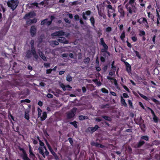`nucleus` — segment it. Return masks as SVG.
<instances>
[{
	"label": "nucleus",
	"mask_w": 160,
	"mask_h": 160,
	"mask_svg": "<svg viewBox=\"0 0 160 160\" xmlns=\"http://www.w3.org/2000/svg\"><path fill=\"white\" fill-rule=\"evenodd\" d=\"M139 94L140 96L141 97H142L144 99H145L146 100H148V98L146 96L144 95L141 94V93L139 92Z\"/></svg>",
	"instance_id": "24"
},
{
	"label": "nucleus",
	"mask_w": 160,
	"mask_h": 160,
	"mask_svg": "<svg viewBox=\"0 0 160 160\" xmlns=\"http://www.w3.org/2000/svg\"><path fill=\"white\" fill-rule=\"evenodd\" d=\"M90 21L91 24L93 25H94L95 22V20L93 17H92L90 18Z\"/></svg>",
	"instance_id": "26"
},
{
	"label": "nucleus",
	"mask_w": 160,
	"mask_h": 160,
	"mask_svg": "<svg viewBox=\"0 0 160 160\" xmlns=\"http://www.w3.org/2000/svg\"><path fill=\"white\" fill-rule=\"evenodd\" d=\"M141 24L145 26L147 28H148L149 26L148 25V22L146 19L144 18H142L139 19H138L137 21Z\"/></svg>",
	"instance_id": "5"
},
{
	"label": "nucleus",
	"mask_w": 160,
	"mask_h": 160,
	"mask_svg": "<svg viewBox=\"0 0 160 160\" xmlns=\"http://www.w3.org/2000/svg\"><path fill=\"white\" fill-rule=\"evenodd\" d=\"M64 32L62 31H59L58 32H55L51 35V36L53 38H54L55 36H60L62 35H65Z\"/></svg>",
	"instance_id": "8"
},
{
	"label": "nucleus",
	"mask_w": 160,
	"mask_h": 160,
	"mask_svg": "<svg viewBox=\"0 0 160 160\" xmlns=\"http://www.w3.org/2000/svg\"><path fill=\"white\" fill-rule=\"evenodd\" d=\"M25 118L27 120L29 119V112H26L25 113Z\"/></svg>",
	"instance_id": "22"
},
{
	"label": "nucleus",
	"mask_w": 160,
	"mask_h": 160,
	"mask_svg": "<svg viewBox=\"0 0 160 160\" xmlns=\"http://www.w3.org/2000/svg\"><path fill=\"white\" fill-rule=\"evenodd\" d=\"M149 109L151 111V113L153 115V116L155 115L154 112L153 111L151 108H149Z\"/></svg>",
	"instance_id": "61"
},
{
	"label": "nucleus",
	"mask_w": 160,
	"mask_h": 160,
	"mask_svg": "<svg viewBox=\"0 0 160 160\" xmlns=\"http://www.w3.org/2000/svg\"><path fill=\"white\" fill-rule=\"evenodd\" d=\"M18 0H8L7 2L8 6L12 10H14L18 6Z\"/></svg>",
	"instance_id": "2"
},
{
	"label": "nucleus",
	"mask_w": 160,
	"mask_h": 160,
	"mask_svg": "<svg viewBox=\"0 0 160 160\" xmlns=\"http://www.w3.org/2000/svg\"><path fill=\"white\" fill-rule=\"evenodd\" d=\"M35 13L33 12H30L28 14H26L24 17V18L25 19H28L31 18L35 16Z\"/></svg>",
	"instance_id": "11"
},
{
	"label": "nucleus",
	"mask_w": 160,
	"mask_h": 160,
	"mask_svg": "<svg viewBox=\"0 0 160 160\" xmlns=\"http://www.w3.org/2000/svg\"><path fill=\"white\" fill-rule=\"evenodd\" d=\"M88 129L89 131H91L92 132L96 131L94 127H89Z\"/></svg>",
	"instance_id": "34"
},
{
	"label": "nucleus",
	"mask_w": 160,
	"mask_h": 160,
	"mask_svg": "<svg viewBox=\"0 0 160 160\" xmlns=\"http://www.w3.org/2000/svg\"><path fill=\"white\" fill-rule=\"evenodd\" d=\"M113 82L115 85L116 86L118 85V83H117V81L116 79H113Z\"/></svg>",
	"instance_id": "56"
},
{
	"label": "nucleus",
	"mask_w": 160,
	"mask_h": 160,
	"mask_svg": "<svg viewBox=\"0 0 160 160\" xmlns=\"http://www.w3.org/2000/svg\"><path fill=\"white\" fill-rule=\"evenodd\" d=\"M37 22V20L36 19H34L32 20H29L27 22L28 24L29 25L33 23H36Z\"/></svg>",
	"instance_id": "15"
},
{
	"label": "nucleus",
	"mask_w": 160,
	"mask_h": 160,
	"mask_svg": "<svg viewBox=\"0 0 160 160\" xmlns=\"http://www.w3.org/2000/svg\"><path fill=\"white\" fill-rule=\"evenodd\" d=\"M132 39L133 42H136L137 40V38L135 36H134L131 37Z\"/></svg>",
	"instance_id": "32"
},
{
	"label": "nucleus",
	"mask_w": 160,
	"mask_h": 160,
	"mask_svg": "<svg viewBox=\"0 0 160 160\" xmlns=\"http://www.w3.org/2000/svg\"><path fill=\"white\" fill-rule=\"evenodd\" d=\"M38 117L40 118L41 121L44 120L47 118V115L46 112H42V110L39 108H38Z\"/></svg>",
	"instance_id": "3"
},
{
	"label": "nucleus",
	"mask_w": 160,
	"mask_h": 160,
	"mask_svg": "<svg viewBox=\"0 0 160 160\" xmlns=\"http://www.w3.org/2000/svg\"><path fill=\"white\" fill-rule=\"evenodd\" d=\"M116 69V67H115L114 66H112V67L111 71L115 72Z\"/></svg>",
	"instance_id": "54"
},
{
	"label": "nucleus",
	"mask_w": 160,
	"mask_h": 160,
	"mask_svg": "<svg viewBox=\"0 0 160 160\" xmlns=\"http://www.w3.org/2000/svg\"><path fill=\"white\" fill-rule=\"evenodd\" d=\"M93 81H94V82L97 83V84H98V86L101 85V82H98V81L97 79L94 80H93Z\"/></svg>",
	"instance_id": "37"
},
{
	"label": "nucleus",
	"mask_w": 160,
	"mask_h": 160,
	"mask_svg": "<svg viewBox=\"0 0 160 160\" xmlns=\"http://www.w3.org/2000/svg\"><path fill=\"white\" fill-rule=\"evenodd\" d=\"M52 45H57L58 44V42L56 41H54L52 42Z\"/></svg>",
	"instance_id": "50"
},
{
	"label": "nucleus",
	"mask_w": 160,
	"mask_h": 160,
	"mask_svg": "<svg viewBox=\"0 0 160 160\" xmlns=\"http://www.w3.org/2000/svg\"><path fill=\"white\" fill-rule=\"evenodd\" d=\"M77 110V108H74L70 112H69L67 114V117L68 118H70L73 117L75 113Z\"/></svg>",
	"instance_id": "7"
},
{
	"label": "nucleus",
	"mask_w": 160,
	"mask_h": 160,
	"mask_svg": "<svg viewBox=\"0 0 160 160\" xmlns=\"http://www.w3.org/2000/svg\"><path fill=\"white\" fill-rule=\"evenodd\" d=\"M141 138L142 139H144L147 141H148V137L147 136H143Z\"/></svg>",
	"instance_id": "42"
},
{
	"label": "nucleus",
	"mask_w": 160,
	"mask_h": 160,
	"mask_svg": "<svg viewBox=\"0 0 160 160\" xmlns=\"http://www.w3.org/2000/svg\"><path fill=\"white\" fill-rule=\"evenodd\" d=\"M47 96L48 98H52L53 97V96L52 94L49 93L47 95Z\"/></svg>",
	"instance_id": "47"
},
{
	"label": "nucleus",
	"mask_w": 160,
	"mask_h": 160,
	"mask_svg": "<svg viewBox=\"0 0 160 160\" xmlns=\"http://www.w3.org/2000/svg\"><path fill=\"white\" fill-rule=\"evenodd\" d=\"M135 0H129L128 2L126 5V7L128 12L130 14L136 13L138 9L136 7Z\"/></svg>",
	"instance_id": "1"
},
{
	"label": "nucleus",
	"mask_w": 160,
	"mask_h": 160,
	"mask_svg": "<svg viewBox=\"0 0 160 160\" xmlns=\"http://www.w3.org/2000/svg\"><path fill=\"white\" fill-rule=\"evenodd\" d=\"M140 35H144L145 34V32L143 31H140Z\"/></svg>",
	"instance_id": "53"
},
{
	"label": "nucleus",
	"mask_w": 160,
	"mask_h": 160,
	"mask_svg": "<svg viewBox=\"0 0 160 160\" xmlns=\"http://www.w3.org/2000/svg\"><path fill=\"white\" fill-rule=\"evenodd\" d=\"M91 14V12L90 11H87L82 13V17L84 20H86L87 19V16Z\"/></svg>",
	"instance_id": "12"
},
{
	"label": "nucleus",
	"mask_w": 160,
	"mask_h": 160,
	"mask_svg": "<svg viewBox=\"0 0 160 160\" xmlns=\"http://www.w3.org/2000/svg\"><path fill=\"white\" fill-rule=\"evenodd\" d=\"M51 22L52 21H48V20L47 19H45L41 22V24L42 25L45 23L47 25H49L51 24Z\"/></svg>",
	"instance_id": "14"
},
{
	"label": "nucleus",
	"mask_w": 160,
	"mask_h": 160,
	"mask_svg": "<svg viewBox=\"0 0 160 160\" xmlns=\"http://www.w3.org/2000/svg\"><path fill=\"white\" fill-rule=\"evenodd\" d=\"M121 102L122 104L125 107H127V104L125 102V100L123 99L122 96L121 97Z\"/></svg>",
	"instance_id": "18"
},
{
	"label": "nucleus",
	"mask_w": 160,
	"mask_h": 160,
	"mask_svg": "<svg viewBox=\"0 0 160 160\" xmlns=\"http://www.w3.org/2000/svg\"><path fill=\"white\" fill-rule=\"evenodd\" d=\"M38 104L39 106H42V102L41 101H40L38 102Z\"/></svg>",
	"instance_id": "64"
},
{
	"label": "nucleus",
	"mask_w": 160,
	"mask_h": 160,
	"mask_svg": "<svg viewBox=\"0 0 160 160\" xmlns=\"http://www.w3.org/2000/svg\"><path fill=\"white\" fill-rule=\"evenodd\" d=\"M38 150L39 153L41 154L44 158L45 157V155H48L49 152L47 150L45 147H39Z\"/></svg>",
	"instance_id": "4"
},
{
	"label": "nucleus",
	"mask_w": 160,
	"mask_h": 160,
	"mask_svg": "<svg viewBox=\"0 0 160 160\" xmlns=\"http://www.w3.org/2000/svg\"><path fill=\"white\" fill-rule=\"evenodd\" d=\"M30 32L32 37H33L35 35L36 32V28L35 26H32L31 27Z\"/></svg>",
	"instance_id": "9"
},
{
	"label": "nucleus",
	"mask_w": 160,
	"mask_h": 160,
	"mask_svg": "<svg viewBox=\"0 0 160 160\" xmlns=\"http://www.w3.org/2000/svg\"><path fill=\"white\" fill-rule=\"evenodd\" d=\"M82 91L83 92H85L86 91V88L84 87H83L82 88Z\"/></svg>",
	"instance_id": "62"
},
{
	"label": "nucleus",
	"mask_w": 160,
	"mask_h": 160,
	"mask_svg": "<svg viewBox=\"0 0 160 160\" xmlns=\"http://www.w3.org/2000/svg\"><path fill=\"white\" fill-rule=\"evenodd\" d=\"M52 71V69H47L46 70V73L47 74L50 73Z\"/></svg>",
	"instance_id": "40"
},
{
	"label": "nucleus",
	"mask_w": 160,
	"mask_h": 160,
	"mask_svg": "<svg viewBox=\"0 0 160 160\" xmlns=\"http://www.w3.org/2000/svg\"><path fill=\"white\" fill-rule=\"evenodd\" d=\"M123 87L124 88V89H125L128 92H130L128 88L126 86L124 85L123 86Z\"/></svg>",
	"instance_id": "59"
},
{
	"label": "nucleus",
	"mask_w": 160,
	"mask_h": 160,
	"mask_svg": "<svg viewBox=\"0 0 160 160\" xmlns=\"http://www.w3.org/2000/svg\"><path fill=\"white\" fill-rule=\"evenodd\" d=\"M134 52L135 53L136 56L139 59H140L141 58V56L139 53L136 51H134Z\"/></svg>",
	"instance_id": "27"
},
{
	"label": "nucleus",
	"mask_w": 160,
	"mask_h": 160,
	"mask_svg": "<svg viewBox=\"0 0 160 160\" xmlns=\"http://www.w3.org/2000/svg\"><path fill=\"white\" fill-rule=\"evenodd\" d=\"M102 91L104 93H108V91L105 88H102L101 89Z\"/></svg>",
	"instance_id": "29"
},
{
	"label": "nucleus",
	"mask_w": 160,
	"mask_h": 160,
	"mask_svg": "<svg viewBox=\"0 0 160 160\" xmlns=\"http://www.w3.org/2000/svg\"><path fill=\"white\" fill-rule=\"evenodd\" d=\"M32 54L33 55V54H32V52L31 50V51H28L27 53L26 57L28 58H30V57H31Z\"/></svg>",
	"instance_id": "21"
},
{
	"label": "nucleus",
	"mask_w": 160,
	"mask_h": 160,
	"mask_svg": "<svg viewBox=\"0 0 160 160\" xmlns=\"http://www.w3.org/2000/svg\"><path fill=\"white\" fill-rule=\"evenodd\" d=\"M107 2L108 4H109L110 3V2L109 1H108ZM107 7L108 8V10H111L113 9L112 8V6L110 4H109L107 6Z\"/></svg>",
	"instance_id": "25"
},
{
	"label": "nucleus",
	"mask_w": 160,
	"mask_h": 160,
	"mask_svg": "<svg viewBox=\"0 0 160 160\" xmlns=\"http://www.w3.org/2000/svg\"><path fill=\"white\" fill-rule=\"evenodd\" d=\"M44 66L46 68H48L50 67V63H44Z\"/></svg>",
	"instance_id": "49"
},
{
	"label": "nucleus",
	"mask_w": 160,
	"mask_h": 160,
	"mask_svg": "<svg viewBox=\"0 0 160 160\" xmlns=\"http://www.w3.org/2000/svg\"><path fill=\"white\" fill-rule=\"evenodd\" d=\"M115 12L114 9L111 10H108V16L109 17H110L113 13Z\"/></svg>",
	"instance_id": "17"
},
{
	"label": "nucleus",
	"mask_w": 160,
	"mask_h": 160,
	"mask_svg": "<svg viewBox=\"0 0 160 160\" xmlns=\"http://www.w3.org/2000/svg\"><path fill=\"white\" fill-rule=\"evenodd\" d=\"M153 119L154 121V122H158V118L156 116H154L153 117Z\"/></svg>",
	"instance_id": "28"
},
{
	"label": "nucleus",
	"mask_w": 160,
	"mask_h": 160,
	"mask_svg": "<svg viewBox=\"0 0 160 160\" xmlns=\"http://www.w3.org/2000/svg\"><path fill=\"white\" fill-rule=\"evenodd\" d=\"M60 86L62 89L64 91L66 90H69L70 89L69 88L71 89L72 88V87H71L70 85H67L65 86L63 83L60 84Z\"/></svg>",
	"instance_id": "10"
},
{
	"label": "nucleus",
	"mask_w": 160,
	"mask_h": 160,
	"mask_svg": "<svg viewBox=\"0 0 160 160\" xmlns=\"http://www.w3.org/2000/svg\"><path fill=\"white\" fill-rule=\"evenodd\" d=\"M152 100L153 102H154L156 103V104H159V101H158L156 99L153 98L152 99Z\"/></svg>",
	"instance_id": "48"
},
{
	"label": "nucleus",
	"mask_w": 160,
	"mask_h": 160,
	"mask_svg": "<svg viewBox=\"0 0 160 160\" xmlns=\"http://www.w3.org/2000/svg\"><path fill=\"white\" fill-rule=\"evenodd\" d=\"M103 118H104L105 119L107 120H109L110 118L107 116H102Z\"/></svg>",
	"instance_id": "58"
},
{
	"label": "nucleus",
	"mask_w": 160,
	"mask_h": 160,
	"mask_svg": "<svg viewBox=\"0 0 160 160\" xmlns=\"http://www.w3.org/2000/svg\"><path fill=\"white\" fill-rule=\"evenodd\" d=\"M95 119L96 120V121L98 122H99L101 121V120H102L101 119H100V118H95Z\"/></svg>",
	"instance_id": "60"
},
{
	"label": "nucleus",
	"mask_w": 160,
	"mask_h": 160,
	"mask_svg": "<svg viewBox=\"0 0 160 160\" xmlns=\"http://www.w3.org/2000/svg\"><path fill=\"white\" fill-rule=\"evenodd\" d=\"M103 47L105 49H107L108 48V46L105 43L102 44V45Z\"/></svg>",
	"instance_id": "39"
},
{
	"label": "nucleus",
	"mask_w": 160,
	"mask_h": 160,
	"mask_svg": "<svg viewBox=\"0 0 160 160\" xmlns=\"http://www.w3.org/2000/svg\"><path fill=\"white\" fill-rule=\"evenodd\" d=\"M123 96L124 98H128L129 97L128 95L126 93H124L123 94Z\"/></svg>",
	"instance_id": "51"
},
{
	"label": "nucleus",
	"mask_w": 160,
	"mask_h": 160,
	"mask_svg": "<svg viewBox=\"0 0 160 160\" xmlns=\"http://www.w3.org/2000/svg\"><path fill=\"white\" fill-rule=\"evenodd\" d=\"M34 42V40H32L31 41L30 44H31V45H32V47L31 48V50L32 51V54H33L34 57L36 59H37L38 58V56L37 54H36L35 48H34V47L33 46Z\"/></svg>",
	"instance_id": "6"
},
{
	"label": "nucleus",
	"mask_w": 160,
	"mask_h": 160,
	"mask_svg": "<svg viewBox=\"0 0 160 160\" xmlns=\"http://www.w3.org/2000/svg\"><path fill=\"white\" fill-rule=\"evenodd\" d=\"M40 146L39 147H45L44 146V143L39 140Z\"/></svg>",
	"instance_id": "41"
},
{
	"label": "nucleus",
	"mask_w": 160,
	"mask_h": 160,
	"mask_svg": "<svg viewBox=\"0 0 160 160\" xmlns=\"http://www.w3.org/2000/svg\"><path fill=\"white\" fill-rule=\"evenodd\" d=\"M39 54L41 58L44 61H47V59L44 55L41 52H39Z\"/></svg>",
	"instance_id": "19"
},
{
	"label": "nucleus",
	"mask_w": 160,
	"mask_h": 160,
	"mask_svg": "<svg viewBox=\"0 0 160 160\" xmlns=\"http://www.w3.org/2000/svg\"><path fill=\"white\" fill-rule=\"evenodd\" d=\"M85 117L83 116H81L79 117V119L80 120H82L85 119Z\"/></svg>",
	"instance_id": "43"
},
{
	"label": "nucleus",
	"mask_w": 160,
	"mask_h": 160,
	"mask_svg": "<svg viewBox=\"0 0 160 160\" xmlns=\"http://www.w3.org/2000/svg\"><path fill=\"white\" fill-rule=\"evenodd\" d=\"M125 32H124L123 31L122 33V34L120 36V38L122 39H123L125 38Z\"/></svg>",
	"instance_id": "36"
},
{
	"label": "nucleus",
	"mask_w": 160,
	"mask_h": 160,
	"mask_svg": "<svg viewBox=\"0 0 160 160\" xmlns=\"http://www.w3.org/2000/svg\"><path fill=\"white\" fill-rule=\"evenodd\" d=\"M79 17L78 15H76L74 16V18L76 20H78L79 19Z\"/></svg>",
	"instance_id": "57"
},
{
	"label": "nucleus",
	"mask_w": 160,
	"mask_h": 160,
	"mask_svg": "<svg viewBox=\"0 0 160 160\" xmlns=\"http://www.w3.org/2000/svg\"><path fill=\"white\" fill-rule=\"evenodd\" d=\"M66 80L68 82H71L72 80V78L70 75H68L67 76Z\"/></svg>",
	"instance_id": "23"
},
{
	"label": "nucleus",
	"mask_w": 160,
	"mask_h": 160,
	"mask_svg": "<svg viewBox=\"0 0 160 160\" xmlns=\"http://www.w3.org/2000/svg\"><path fill=\"white\" fill-rule=\"evenodd\" d=\"M126 66L127 67L126 69L127 71L128 72H130L131 71V67L130 66V64L128 63H127L126 64Z\"/></svg>",
	"instance_id": "20"
},
{
	"label": "nucleus",
	"mask_w": 160,
	"mask_h": 160,
	"mask_svg": "<svg viewBox=\"0 0 160 160\" xmlns=\"http://www.w3.org/2000/svg\"><path fill=\"white\" fill-rule=\"evenodd\" d=\"M70 123L73 125L76 128H77L78 127L76 122H71Z\"/></svg>",
	"instance_id": "30"
},
{
	"label": "nucleus",
	"mask_w": 160,
	"mask_h": 160,
	"mask_svg": "<svg viewBox=\"0 0 160 160\" xmlns=\"http://www.w3.org/2000/svg\"><path fill=\"white\" fill-rule=\"evenodd\" d=\"M50 152L52 154V155L55 157H56L57 155L55 153V152L53 151V150L52 149L50 151Z\"/></svg>",
	"instance_id": "45"
},
{
	"label": "nucleus",
	"mask_w": 160,
	"mask_h": 160,
	"mask_svg": "<svg viewBox=\"0 0 160 160\" xmlns=\"http://www.w3.org/2000/svg\"><path fill=\"white\" fill-rule=\"evenodd\" d=\"M77 3V2H71L69 3V4L70 5H76Z\"/></svg>",
	"instance_id": "52"
},
{
	"label": "nucleus",
	"mask_w": 160,
	"mask_h": 160,
	"mask_svg": "<svg viewBox=\"0 0 160 160\" xmlns=\"http://www.w3.org/2000/svg\"><path fill=\"white\" fill-rule=\"evenodd\" d=\"M144 143V142L143 141L140 142H139L138 147H139L142 145Z\"/></svg>",
	"instance_id": "44"
},
{
	"label": "nucleus",
	"mask_w": 160,
	"mask_h": 160,
	"mask_svg": "<svg viewBox=\"0 0 160 160\" xmlns=\"http://www.w3.org/2000/svg\"><path fill=\"white\" fill-rule=\"evenodd\" d=\"M68 140H69V142H70V143L71 145H72L73 143V141H72V139L71 138H68Z\"/></svg>",
	"instance_id": "55"
},
{
	"label": "nucleus",
	"mask_w": 160,
	"mask_h": 160,
	"mask_svg": "<svg viewBox=\"0 0 160 160\" xmlns=\"http://www.w3.org/2000/svg\"><path fill=\"white\" fill-rule=\"evenodd\" d=\"M30 101L29 100L26 99L25 100H21V102H27V103H29L30 102Z\"/></svg>",
	"instance_id": "35"
},
{
	"label": "nucleus",
	"mask_w": 160,
	"mask_h": 160,
	"mask_svg": "<svg viewBox=\"0 0 160 160\" xmlns=\"http://www.w3.org/2000/svg\"><path fill=\"white\" fill-rule=\"evenodd\" d=\"M90 61V59L88 58H86L84 60V62L85 63H88Z\"/></svg>",
	"instance_id": "31"
},
{
	"label": "nucleus",
	"mask_w": 160,
	"mask_h": 160,
	"mask_svg": "<svg viewBox=\"0 0 160 160\" xmlns=\"http://www.w3.org/2000/svg\"><path fill=\"white\" fill-rule=\"evenodd\" d=\"M100 60L102 62H104L105 61V58L103 57H101L100 58Z\"/></svg>",
	"instance_id": "63"
},
{
	"label": "nucleus",
	"mask_w": 160,
	"mask_h": 160,
	"mask_svg": "<svg viewBox=\"0 0 160 160\" xmlns=\"http://www.w3.org/2000/svg\"><path fill=\"white\" fill-rule=\"evenodd\" d=\"M23 154L22 155V158L24 160H30L27 157V156L24 150H23Z\"/></svg>",
	"instance_id": "16"
},
{
	"label": "nucleus",
	"mask_w": 160,
	"mask_h": 160,
	"mask_svg": "<svg viewBox=\"0 0 160 160\" xmlns=\"http://www.w3.org/2000/svg\"><path fill=\"white\" fill-rule=\"evenodd\" d=\"M29 151V153H30V157L31 158H33V157H35V155L32 153V151Z\"/></svg>",
	"instance_id": "33"
},
{
	"label": "nucleus",
	"mask_w": 160,
	"mask_h": 160,
	"mask_svg": "<svg viewBox=\"0 0 160 160\" xmlns=\"http://www.w3.org/2000/svg\"><path fill=\"white\" fill-rule=\"evenodd\" d=\"M58 41L64 44L68 43V41L64 38L61 37L58 39Z\"/></svg>",
	"instance_id": "13"
},
{
	"label": "nucleus",
	"mask_w": 160,
	"mask_h": 160,
	"mask_svg": "<svg viewBox=\"0 0 160 160\" xmlns=\"http://www.w3.org/2000/svg\"><path fill=\"white\" fill-rule=\"evenodd\" d=\"M50 152L52 154V155L55 157H56L57 155L55 153V152L53 151V150L52 149L50 151Z\"/></svg>",
	"instance_id": "46"
},
{
	"label": "nucleus",
	"mask_w": 160,
	"mask_h": 160,
	"mask_svg": "<svg viewBox=\"0 0 160 160\" xmlns=\"http://www.w3.org/2000/svg\"><path fill=\"white\" fill-rule=\"evenodd\" d=\"M112 30V28L111 27H108L106 29V31L107 32H110Z\"/></svg>",
	"instance_id": "38"
}]
</instances>
